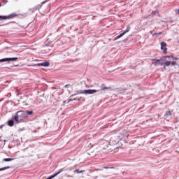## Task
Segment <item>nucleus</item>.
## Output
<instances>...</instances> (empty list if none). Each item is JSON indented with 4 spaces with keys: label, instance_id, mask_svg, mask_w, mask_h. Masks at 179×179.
<instances>
[{
    "label": "nucleus",
    "instance_id": "obj_1",
    "mask_svg": "<svg viewBox=\"0 0 179 179\" xmlns=\"http://www.w3.org/2000/svg\"><path fill=\"white\" fill-rule=\"evenodd\" d=\"M165 61V65L166 66H170V65H176V62H174V57H164Z\"/></svg>",
    "mask_w": 179,
    "mask_h": 179
},
{
    "label": "nucleus",
    "instance_id": "obj_2",
    "mask_svg": "<svg viewBox=\"0 0 179 179\" xmlns=\"http://www.w3.org/2000/svg\"><path fill=\"white\" fill-rule=\"evenodd\" d=\"M99 90H85L81 92V94H96Z\"/></svg>",
    "mask_w": 179,
    "mask_h": 179
},
{
    "label": "nucleus",
    "instance_id": "obj_3",
    "mask_svg": "<svg viewBox=\"0 0 179 179\" xmlns=\"http://www.w3.org/2000/svg\"><path fill=\"white\" fill-rule=\"evenodd\" d=\"M109 145H110L111 149H113V148H118V141H115V139H112L109 142Z\"/></svg>",
    "mask_w": 179,
    "mask_h": 179
},
{
    "label": "nucleus",
    "instance_id": "obj_4",
    "mask_svg": "<svg viewBox=\"0 0 179 179\" xmlns=\"http://www.w3.org/2000/svg\"><path fill=\"white\" fill-rule=\"evenodd\" d=\"M17 57H8L0 59V62H10V61H17Z\"/></svg>",
    "mask_w": 179,
    "mask_h": 179
},
{
    "label": "nucleus",
    "instance_id": "obj_5",
    "mask_svg": "<svg viewBox=\"0 0 179 179\" xmlns=\"http://www.w3.org/2000/svg\"><path fill=\"white\" fill-rule=\"evenodd\" d=\"M161 50L165 53L167 52V43L166 42L161 43Z\"/></svg>",
    "mask_w": 179,
    "mask_h": 179
},
{
    "label": "nucleus",
    "instance_id": "obj_6",
    "mask_svg": "<svg viewBox=\"0 0 179 179\" xmlns=\"http://www.w3.org/2000/svg\"><path fill=\"white\" fill-rule=\"evenodd\" d=\"M16 15L15 14H11L10 15L8 16H0V19H3V20H6V19H12L13 17H15Z\"/></svg>",
    "mask_w": 179,
    "mask_h": 179
},
{
    "label": "nucleus",
    "instance_id": "obj_7",
    "mask_svg": "<svg viewBox=\"0 0 179 179\" xmlns=\"http://www.w3.org/2000/svg\"><path fill=\"white\" fill-rule=\"evenodd\" d=\"M103 149L106 150H110L111 149V146L110 145L109 142H105L103 145Z\"/></svg>",
    "mask_w": 179,
    "mask_h": 179
},
{
    "label": "nucleus",
    "instance_id": "obj_8",
    "mask_svg": "<svg viewBox=\"0 0 179 179\" xmlns=\"http://www.w3.org/2000/svg\"><path fill=\"white\" fill-rule=\"evenodd\" d=\"M129 30H130V28L127 27V29L124 32H122L117 36V38H121V37H122L123 36H125V34H127V33H128L129 31Z\"/></svg>",
    "mask_w": 179,
    "mask_h": 179
},
{
    "label": "nucleus",
    "instance_id": "obj_9",
    "mask_svg": "<svg viewBox=\"0 0 179 179\" xmlns=\"http://www.w3.org/2000/svg\"><path fill=\"white\" fill-rule=\"evenodd\" d=\"M37 66H50V63H48V62H45L43 63H39L36 64Z\"/></svg>",
    "mask_w": 179,
    "mask_h": 179
},
{
    "label": "nucleus",
    "instance_id": "obj_10",
    "mask_svg": "<svg viewBox=\"0 0 179 179\" xmlns=\"http://www.w3.org/2000/svg\"><path fill=\"white\" fill-rule=\"evenodd\" d=\"M162 59H154L152 60V64H154L155 65H160V64H162Z\"/></svg>",
    "mask_w": 179,
    "mask_h": 179
},
{
    "label": "nucleus",
    "instance_id": "obj_11",
    "mask_svg": "<svg viewBox=\"0 0 179 179\" xmlns=\"http://www.w3.org/2000/svg\"><path fill=\"white\" fill-rule=\"evenodd\" d=\"M15 121H16V122H19L20 120H23V118H22V117L17 115V116H15V118H14Z\"/></svg>",
    "mask_w": 179,
    "mask_h": 179
},
{
    "label": "nucleus",
    "instance_id": "obj_12",
    "mask_svg": "<svg viewBox=\"0 0 179 179\" xmlns=\"http://www.w3.org/2000/svg\"><path fill=\"white\" fill-rule=\"evenodd\" d=\"M12 160H15V158H4L3 162H12Z\"/></svg>",
    "mask_w": 179,
    "mask_h": 179
},
{
    "label": "nucleus",
    "instance_id": "obj_13",
    "mask_svg": "<svg viewBox=\"0 0 179 179\" xmlns=\"http://www.w3.org/2000/svg\"><path fill=\"white\" fill-rule=\"evenodd\" d=\"M14 122L13 121V120H9L8 122V125L9 126V127H13V125H14Z\"/></svg>",
    "mask_w": 179,
    "mask_h": 179
},
{
    "label": "nucleus",
    "instance_id": "obj_14",
    "mask_svg": "<svg viewBox=\"0 0 179 179\" xmlns=\"http://www.w3.org/2000/svg\"><path fill=\"white\" fill-rule=\"evenodd\" d=\"M9 169H10V167H9V166H6V167H3V168H1L0 171H3L8 170Z\"/></svg>",
    "mask_w": 179,
    "mask_h": 179
},
{
    "label": "nucleus",
    "instance_id": "obj_15",
    "mask_svg": "<svg viewBox=\"0 0 179 179\" xmlns=\"http://www.w3.org/2000/svg\"><path fill=\"white\" fill-rule=\"evenodd\" d=\"M74 173H77L78 174H79L80 173H85V171H79L78 169H76L74 171Z\"/></svg>",
    "mask_w": 179,
    "mask_h": 179
},
{
    "label": "nucleus",
    "instance_id": "obj_16",
    "mask_svg": "<svg viewBox=\"0 0 179 179\" xmlns=\"http://www.w3.org/2000/svg\"><path fill=\"white\" fill-rule=\"evenodd\" d=\"M27 114H29V115H31V114H33V112H27Z\"/></svg>",
    "mask_w": 179,
    "mask_h": 179
},
{
    "label": "nucleus",
    "instance_id": "obj_17",
    "mask_svg": "<svg viewBox=\"0 0 179 179\" xmlns=\"http://www.w3.org/2000/svg\"><path fill=\"white\" fill-rule=\"evenodd\" d=\"M106 89H108V88H107V87H103V88L101 89V90H106Z\"/></svg>",
    "mask_w": 179,
    "mask_h": 179
},
{
    "label": "nucleus",
    "instance_id": "obj_18",
    "mask_svg": "<svg viewBox=\"0 0 179 179\" xmlns=\"http://www.w3.org/2000/svg\"><path fill=\"white\" fill-rule=\"evenodd\" d=\"M20 114H21V115H23V114H24L23 112H20Z\"/></svg>",
    "mask_w": 179,
    "mask_h": 179
},
{
    "label": "nucleus",
    "instance_id": "obj_19",
    "mask_svg": "<svg viewBox=\"0 0 179 179\" xmlns=\"http://www.w3.org/2000/svg\"><path fill=\"white\" fill-rule=\"evenodd\" d=\"M3 127V126H0V129H2Z\"/></svg>",
    "mask_w": 179,
    "mask_h": 179
},
{
    "label": "nucleus",
    "instance_id": "obj_20",
    "mask_svg": "<svg viewBox=\"0 0 179 179\" xmlns=\"http://www.w3.org/2000/svg\"><path fill=\"white\" fill-rule=\"evenodd\" d=\"M0 6H1V3H0Z\"/></svg>",
    "mask_w": 179,
    "mask_h": 179
}]
</instances>
